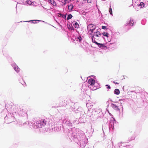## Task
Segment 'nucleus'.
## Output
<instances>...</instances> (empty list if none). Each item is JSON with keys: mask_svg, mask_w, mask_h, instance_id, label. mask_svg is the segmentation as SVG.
I'll list each match as a JSON object with an SVG mask.
<instances>
[{"mask_svg": "<svg viewBox=\"0 0 148 148\" xmlns=\"http://www.w3.org/2000/svg\"><path fill=\"white\" fill-rule=\"evenodd\" d=\"M121 108H122V112H123V107L122 106Z\"/></svg>", "mask_w": 148, "mask_h": 148, "instance_id": "58", "label": "nucleus"}, {"mask_svg": "<svg viewBox=\"0 0 148 148\" xmlns=\"http://www.w3.org/2000/svg\"><path fill=\"white\" fill-rule=\"evenodd\" d=\"M128 100V98H125L121 99H120L119 101H121V102H123L124 103L125 102H127Z\"/></svg>", "mask_w": 148, "mask_h": 148, "instance_id": "29", "label": "nucleus"}, {"mask_svg": "<svg viewBox=\"0 0 148 148\" xmlns=\"http://www.w3.org/2000/svg\"><path fill=\"white\" fill-rule=\"evenodd\" d=\"M102 29H107L108 28L106 27V26H102Z\"/></svg>", "mask_w": 148, "mask_h": 148, "instance_id": "48", "label": "nucleus"}, {"mask_svg": "<svg viewBox=\"0 0 148 148\" xmlns=\"http://www.w3.org/2000/svg\"><path fill=\"white\" fill-rule=\"evenodd\" d=\"M131 92H135V91H134V90L131 91Z\"/></svg>", "mask_w": 148, "mask_h": 148, "instance_id": "59", "label": "nucleus"}, {"mask_svg": "<svg viewBox=\"0 0 148 148\" xmlns=\"http://www.w3.org/2000/svg\"><path fill=\"white\" fill-rule=\"evenodd\" d=\"M14 70L18 73L20 71V68L14 62H13L11 64Z\"/></svg>", "mask_w": 148, "mask_h": 148, "instance_id": "15", "label": "nucleus"}, {"mask_svg": "<svg viewBox=\"0 0 148 148\" xmlns=\"http://www.w3.org/2000/svg\"><path fill=\"white\" fill-rule=\"evenodd\" d=\"M62 14L60 13H58L57 14V16H58V17H62Z\"/></svg>", "mask_w": 148, "mask_h": 148, "instance_id": "46", "label": "nucleus"}, {"mask_svg": "<svg viewBox=\"0 0 148 148\" xmlns=\"http://www.w3.org/2000/svg\"><path fill=\"white\" fill-rule=\"evenodd\" d=\"M134 24V20L132 18L130 17L127 20L125 24L122 27L124 31L127 32L132 27Z\"/></svg>", "mask_w": 148, "mask_h": 148, "instance_id": "3", "label": "nucleus"}, {"mask_svg": "<svg viewBox=\"0 0 148 148\" xmlns=\"http://www.w3.org/2000/svg\"><path fill=\"white\" fill-rule=\"evenodd\" d=\"M133 3H135V5H137V4L138 3V2H139L140 1V0H132Z\"/></svg>", "mask_w": 148, "mask_h": 148, "instance_id": "37", "label": "nucleus"}, {"mask_svg": "<svg viewBox=\"0 0 148 148\" xmlns=\"http://www.w3.org/2000/svg\"><path fill=\"white\" fill-rule=\"evenodd\" d=\"M89 27L90 28H92L93 27V25L92 24H90L88 26L87 28H88Z\"/></svg>", "mask_w": 148, "mask_h": 148, "instance_id": "45", "label": "nucleus"}, {"mask_svg": "<svg viewBox=\"0 0 148 148\" xmlns=\"http://www.w3.org/2000/svg\"><path fill=\"white\" fill-rule=\"evenodd\" d=\"M123 104H124V102H121V106H122Z\"/></svg>", "mask_w": 148, "mask_h": 148, "instance_id": "54", "label": "nucleus"}, {"mask_svg": "<svg viewBox=\"0 0 148 148\" xmlns=\"http://www.w3.org/2000/svg\"><path fill=\"white\" fill-rule=\"evenodd\" d=\"M79 123V121L78 119H76L75 120L73 121V124H77Z\"/></svg>", "mask_w": 148, "mask_h": 148, "instance_id": "31", "label": "nucleus"}, {"mask_svg": "<svg viewBox=\"0 0 148 148\" xmlns=\"http://www.w3.org/2000/svg\"><path fill=\"white\" fill-rule=\"evenodd\" d=\"M105 86L108 89H110L111 88L110 86L109 85L106 84V85Z\"/></svg>", "mask_w": 148, "mask_h": 148, "instance_id": "42", "label": "nucleus"}, {"mask_svg": "<svg viewBox=\"0 0 148 148\" xmlns=\"http://www.w3.org/2000/svg\"><path fill=\"white\" fill-rule=\"evenodd\" d=\"M25 3L29 5H30L32 4V2L31 1H30V0L26 1H25Z\"/></svg>", "mask_w": 148, "mask_h": 148, "instance_id": "39", "label": "nucleus"}, {"mask_svg": "<svg viewBox=\"0 0 148 148\" xmlns=\"http://www.w3.org/2000/svg\"><path fill=\"white\" fill-rule=\"evenodd\" d=\"M16 105H14L12 103H8L5 104V108L9 112H12L14 111L16 108Z\"/></svg>", "mask_w": 148, "mask_h": 148, "instance_id": "7", "label": "nucleus"}, {"mask_svg": "<svg viewBox=\"0 0 148 148\" xmlns=\"http://www.w3.org/2000/svg\"><path fill=\"white\" fill-rule=\"evenodd\" d=\"M80 14H82V12H79Z\"/></svg>", "mask_w": 148, "mask_h": 148, "instance_id": "60", "label": "nucleus"}, {"mask_svg": "<svg viewBox=\"0 0 148 148\" xmlns=\"http://www.w3.org/2000/svg\"><path fill=\"white\" fill-rule=\"evenodd\" d=\"M71 1L70 0H64V2L63 3V5H65L66 3H69Z\"/></svg>", "mask_w": 148, "mask_h": 148, "instance_id": "40", "label": "nucleus"}, {"mask_svg": "<svg viewBox=\"0 0 148 148\" xmlns=\"http://www.w3.org/2000/svg\"><path fill=\"white\" fill-rule=\"evenodd\" d=\"M48 1L49 3H51L52 1V0H48Z\"/></svg>", "mask_w": 148, "mask_h": 148, "instance_id": "53", "label": "nucleus"}, {"mask_svg": "<svg viewBox=\"0 0 148 148\" xmlns=\"http://www.w3.org/2000/svg\"><path fill=\"white\" fill-rule=\"evenodd\" d=\"M125 143H122V142L119 143L116 146H117L119 148H122L123 147V148H125V147H129V145H126Z\"/></svg>", "mask_w": 148, "mask_h": 148, "instance_id": "17", "label": "nucleus"}, {"mask_svg": "<svg viewBox=\"0 0 148 148\" xmlns=\"http://www.w3.org/2000/svg\"><path fill=\"white\" fill-rule=\"evenodd\" d=\"M68 136L69 138L73 140L79 145V148H84L87 143V139L86 138L85 134L82 131H79L78 129L72 128L69 129Z\"/></svg>", "mask_w": 148, "mask_h": 148, "instance_id": "1", "label": "nucleus"}, {"mask_svg": "<svg viewBox=\"0 0 148 148\" xmlns=\"http://www.w3.org/2000/svg\"><path fill=\"white\" fill-rule=\"evenodd\" d=\"M101 34L100 32L97 31L95 32L93 34H92V36H93L94 37V36L97 37H101Z\"/></svg>", "mask_w": 148, "mask_h": 148, "instance_id": "22", "label": "nucleus"}, {"mask_svg": "<svg viewBox=\"0 0 148 148\" xmlns=\"http://www.w3.org/2000/svg\"><path fill=\"white\" fill-rule=\"evenodd\" d=\"M10 115L9 114H8V121H10V123H12L13 122H14L15 120H16L15 119V116H14V115H11V113H10Z\"/></svg>", "mask_w": 148, "mask_h": 148, "instance_id": "16", "label": "nucleus"}, {"mask_svg": "<svg viewBox=\"0 0 148 148\" xmlns=\"http://www.w3.org/2000/svg\"><path fill=\"white\" fill-rule=\"evenodd\" d=\"M72 24L75 28H78L79 27V25L76 21H74Z\"/></svg>", "mask_w": 148, "mask_h": 148, "instance_id": "23", "label": "nucleus"}, {"mask_svg": "<svg viewBox=\"0 0 148 148\" xmlns=\"http://www.w3.org/2000/svg\"><path fill=\"white\" fill-rule=\"evenodd\" d=\"M97 45V46L100 48L106 50V49H108V48H110V47H108L107 46L105 45V43H98Z\"/></svg>", "mask_w": 148, "mask_h": 148, "instance_id": "14", "label": "nucleus"}, {"mask_svg": "<svg viewBox=\"0 0 148 148\" xmlns=\"http://www.w3.org/2000/svg\"><path fill=\"white\" fill-rule=\"evenodd\" d=\"M68 28L70 29L71 30L74 31L75 30L74 28L72 26V24H71V25H69V26L67 25Z\"/></svg>", "mask_w": 148, "mask_h": 148, "instance_id": "32", "label": "nucleus"}, {"mask_svg": "<svg viewBox=\"0 0 148 148\" xmlns=\"http://www.w3.org/2000/svg\"><path fill=\"white\" fill-rule=\"evenodd\" d=\"M102 35L103 36L106 37L107 38H108L109 37V34L107 32H103L102 33Z\"/></svg>", "mask_w": 148, "mask_h": 148, "instance_id": "33", "label": "nucleus"}, {"mask_svg": "<svg viewBox=\"0 0 148 148\" xmlns=\"http://www.w3.org/2000/svg\"><path fill=\"white\" fill-rule=\"evenodd\" d=\"M98 112H97V109L93 110L91 113L90 112L88 113V115L91 117H94V118L96 119L98 118Z\"/></svg>", "mask_w": 148, "mask_h": 148, "instance_id": "8", "label": "nucleus"}, {"mask_svg": "<svg viewBox=\"0 0 148 148\" xmlns=\"http://www.w3.org/2000/svg\"><path fill=\"white\" fill-rule=\"evenodd\" d=\"M112 118H113V120H110L109 122V132L111 133H112L114 130V127L116 126L118 123V122L116 121L114 118L112 117Z\"/></svg>", "mask_w": 148, "mask_h": 148, "instance_id": "6", "label": "nucleus"}, {"mask_svg": "<svg viewBox=\"0 0 148 148\" xmlns=\"http://www.w3.org/2000/svg\"><path fill=\"white\" fill-rule=\"evenodd\" d=\"M73 17V16L71 14H69L67 15V17L66 18V20H68L71 19Z\"/></svg>", "mask_w": 148, "mask_h": 148, "instance_id": "34", "label": "nucleus"}, {"mask_svg": "<svg viewBox=\"0 0 148 148\" xmlns=\"http://www.w3.org/2000/svg\"><path fill=\"white\" fill-rule=\"evenodd\" d=\"M76 32L77 34H76L75 36V39L76 40L78 41L79 42H81L82 39L81 35L79 34V32L77 30H76Z\"/></svg>", "mask_w": 148, "mask_h": 148, "instance_id": "13", "label": "nucleus"}, {"mask_svg": "<svg viewBox=\"0 0 148 148\" xmlns=\"http://www.w3.org/2000/svg\"><path fill=\"white\" fill-rule=\"evenodd\" d=\"M86 1L88 3H90L92 2V0H86Z\"/></svg>", "mask_w": 148, "mask_h": 148, "instance_id": "51", "label": "nucleus"}, {"mask_svg": "<svg viewBox=\"0 0 148 148\" xmlns=\"http://www.w3.org/2000/svg\"><path fill=\"white\" fill-rule=\"evenodd\" d=\"M19 124L21 125H23L24 126L25 124H27V123L25 122H24L23 123L22 122L20 123V122L19 123H18Z\"/></svg>", "mask_w": 148, "mask_h": 148, "instance_id": "44", "label": "nucleus"}, {"mask_svg": "<svg viewBox=\"0 0 148 148\" xmlns=\"http://www.w3.org/2000/svg\"><path fill=\"white\" fill-rule=\"evenodd\" d=\"M95 28H94V29H90V31L91 32V34H92V33L94 32V31L95 30Z\"/></svg>", "mask_w": 148, "mask_h": 148, "instance_id": "47", "label": "nucleus"}, {"mask_svg": "<svg viewBox=\"0 0 148 148\" xmlns=\"http://www.w3.org/2000/svg\"><path fill=\"white\" fill-rule=\"evenodd\" d=\"M42 7L44 9H46V8H44V7L42 6Z\"/></svg>", "mask_w": 148, "mask_h": 148, "instance_id": "63", "label": "nucleus"}, {"mask_svg": "<svg viewBox=\"0 0 148 148\" xmlns=\"http://www.w3.org/2000/svg\"><path fill=\"white\" fill-rule=\"evenodd\" d=\"M146 22V20L145 18H144L141 21V23L143 25H144L145 24V23Z\"/></svg>", "mask_w": 148, "mask_h": 148, "instance_id": "35", "label": "nucleus"}, {"mask_svg": "<svg viewBox=\"0 0 148 148\" xmlns=\"http://www.w3.org/2000/svg\"><path fill=\"white\" fill-rule=\"evenodd\" d=\"M108 42H110V43H108L109 44V47H111V45L114 44L115 41H113L112 38H110L109 40H108Z\"/></svg>", "mask_w": 148, "mask_h": 148, "instance_id": "24", "label": "nucleus"}, {"mask_svg": "<svg viewBox=\"0 0 148 148\" xmlns=\"http://www.w3.org/2000/svg\"><path fill=\"white\" fill-rule=\"evenodd\" d=\"M19 3L20 4H24L25 3L24 2V0H19Z\"/></svg>", "mask_w": 148, "mask_h": 148, "instance_id": "43", "label": "nucleus"}, {"mask_svg": "<svg viewBox=\"0 0 148 148\" xmlns=\"http://www.w3.org/2000/svg\"><path fill=\"white\" fill-rule=\"evenodd\" d=\"M97 112H98V118L99 117L102 118L103 116V113L101 109H97Z\"/></svg>", "mask_w": 148, "mask_h": 148, "instance_id": "20", "label": "nucleus"}, {"mask_svg": "<svg viewBox=\"0 0 148 148\" xmlns=\"http://www.w3.org/2000/svg\"><path fill=\"white\" fill-rule=\"evenodd\" d=\"M100 37V39H103V40H105V41H106V40H105V38L103 36H101V37Z\"/></svg>", "mask_w": 148, "mask_h": 148, "instance_id": "50", "label": "nucleus"}, {"mask_svg": "<svg viewBox=\"0 0 148 148\" xmlns=\"http://www.w3.org/2000/svg\"><path fill=\"white\" fill-rule=\"evenodd\" d=\"M132 146L130 147L129 145V147H126L125 148H132Z\"/></svg>", "mask_w": 148, "mask_h": 148, "instance_id": "55", "label": "nucleus"}, {"mask_svg": "<svg viewBox=\"0 0 148 148\" xmlns=\"http://www.w3.org/2000/svg\"><path fill=\"white\" fill-rule=\"evenodd\" d=\"M79 0H76L77 1V2H78Z\"/></svg>", "mask_w": 148, "mask_h": 148, "instance_id": "62", "label": "nucleus"}, {"mask_svg": "<svg viewBox=\"0 0 148 148\" xmlns=\"http://www.w3.org/2000/svg\"><path fill=\"white\" fill-rule=\"evenodd\" d=\"M67 129L68 127H71L73 126V124L71 122L70 120H64L62 122V125Z\"/></svg>", "mask_w": 148, "mask_h": 148, "instance_id": "9", "label": "nucleus"}, {"mask_svg": "<svg viewBox=\"0 0 148 148\" xmlns=\"http://www.w3.org/2000/svg\"><path fill=\"white\" fill-rule=\"evenodd\" d=\"M83 111V109L81 107H79L77 109L75 110L74 112H73V114L71 116V117H72L73 116H74V118H75V114H81V113Z\"/></svg>", "mask_w": 148, "mask_h": 148, "instance_id": "11", "label": "nucleus"}, {"mask_svg": "<svg viewBox=\"0 0 148 148\" xmlns=\"http://www.w3.org/2000/svg\"><path fill=\"white\" fill-rule=\"evenodd\" d=\"M107 38V40H108V42H108V40H109L110 38L109 37H109L108 38Z\"/></svg>", "mask_w": 148, "mask_h": 148, "instance_id": "56", "label": "nucleus"}, {"mask_svg": "<svg viewBox=\"0 0 148 148\" xmlns=\"http://www.w3.org/2000/svg\"><path fill=\"white\" fill-rule=\"evenodd\" d=\"M38 22H42L44 23H47V22H45L43 21H41V20H31L28 21H23V22H32V23H33V24H35V23H37Z\"/></svg>", "mask_w": 148, "mask_h": 148, "instance_id": "18", "label": "nucleus"}, {"mask_svg": "<svg viewBox=\"0 0 148 148\" xmlns=\"http://www.w3.org/2000/svg\"><path fill=\"white\" fill-rule=\"evenodd\" d=\"M90 35H91L92 36L91 37V39H92V42L95 43L96 44H97V43H98L95 40V39H97L95 38H94L93 37V36H92V34L90 33Z\"/></svg>", "mask_w": 148, "mask_h": 148, "instance_id": "25", "label": "nucleus"}, {"mask_svg": "<svg viewBox=\"0 0 148 148\" xmlns=\"http://www.w3.org/2000/svg\"><path fill=\"white\" fill-rule=\"evenodd\" d=\"M120 91L119 89L116 88L114 89V94L116 95H119L120 94Z\"/></svg>", "mask_w": 148, "mask_h": 148, "instance_id": "28", "label": "nucleus"}, {"mask_svg": "<svg viewBox=\"0 0 148 148\" xmlns=\"http://www.w3.org/2000/svg\"><path fill=\"white\" fill-rule=\"evenodd\" d=\"M61 127L60 125H55L54 127V131H56L57 132L61 130Z\"/></svg>", "mask_w": 148, "mask_h": 148, "instance_id": "21", "label": "nucleus"}, {"mask_svg": "<svg viewBox=\"0 0 148 148\" xmlns=\"http://www.w3.org/2000/svg\"><path fill=\"white\" fill-rule=\"evenodd\" d=\"M68 9L69 10L73 11L74 6L73 4L71 3L70 5H68Z\"/></svg>", "mask_w": 148, "mask_h": 148, "instance_id": "27", "label": "nucleus"}, {"mask_svg": "<svg viewBox=\"0 0 148 148\" xmlns=\"http://www.w3.org/2000/svg\"><path fill=\"white\" fill-rule=\"evenodd\" d=\"M113 82L114 84H119V83H118L117 82H115V81H114Z\"/></svg>", "mask_w": 148, "mask_h": 148, "instance_id": "52", "label": "nucleus"}, {"mask_svg": "<svg viewBox=\"0 0 148 148\" xmlns=\"http://www.w3.org/2000/svg\"><path fill=\"white\" fill-rule=\"evenodd\" d=\"M28 123L30 127L35 129H36L38 127H42L45 125H46L47 123L45 119H42L39 120L34 121L33 122H29Z\"/></svg>", "mask_w": 148, "mask_h": 148, "instance_id": "2", "label": "nucleus"}, {"mask_svg": "<svg viewBox=\"0 0 148 148\" xmlns=\"http://www.w3.org/2000/svg\"><path fill=\"white\" fill-rule=\"evenodd\" d=\"M88 82L89 84L91 86H94L95 85H96L97 84H98L97 87L95 88V86H94L93 88H95L94 89V90H96L99 88V86H98L99 85L98 83L96 82L95 80L93 78H90L88 80Z\"/></svg>", "mask_w": 148, "mask_h": 148, "instance_id": "10", "label": "nucleus"}, {"mask_svg": "<svg viewBox=\"0 0 148 148\" xmlns=\"http://www.w3.org/2000/svg\"><path fill=\"white\" fill-rule=\"evenodd\" d=\"M109 114H110V116H112V115L111 113H109Z\"/></svg>", "mask_w": 148, "mask_h": 148, "instance_id": "61", "label": "nucleus"}, {"mask_svg": "<svg viewBox=\"0 0 148 148\" xmlns=\"http://www.w3.org/2000/svg\"><path fill=\"white\" fill-rule=\"evenodd\" d=\"M78 121H79V123H84L85 121V119L84 117H81L78 119Z\"/></svg>", "mask_w": 148, "mask_h": 148, "instance_id": "26", "label": "nucleus"}, {"mask_svg": "<svg viewBox=\"0 0 148 148\" xmlns=\"http://www.w3.org/2000/svg\"><path fill=\"white\" fill-rule=\"evenodd\" d=\"M81 12H82V15H85L86 14V12L84 11H81Z\"/></svg>", "mask_w": 148, "mask_h": 148, "instance_id": "49", "label": "nucleus"}, {"mask_svg": "<svg viewBox=\"0 0 148 148\" xmlns=\"http://www.w3.org/2000/svg\"><path fill=\"white\" fill-rule=\"evenodd\" d=\"M111 105L112 108L114 109L115 110L118 112L120 111V109L119 108L118 106L113 103H112L111 104Z\"/></svg>", "mask_w": 148, "mask_h": 148, "instance_id": "19", "label": "nucleus"}, {"mask_svg": "<svg viewBox=\"0 0 148 148\" xmlns=\"http://www.w3.org/2000/svg\"><path fill=\"white\" fill-rule=\"evenodd\" d=\"M51 4L54 6H56L57 5L56 2L54 0H52Z\"/></svg>", "mask_w": 148, "mask_h": 148, "instance_id": "38", "label": "nucleus"}, {"mask_svg": "<svg viewBox=\"0 0 148 148\" xmlns=\"http://www.w3.org/2000/svg\"><path fill=\"white\" fill-rule=\"evenodd\" d=\"M109 12L110 14L113 16L112 10L110 5V7L109 9Z\"/></svg>", "mask_w": 148, "mask_h": 148, "instance_id": "36", "label": "nucleus"}, {"mask_svg": "<svg viewBox=\"0 0 148 148\" xmlns=\"http://www.w3.org/2000/svg\"><path fill=\"white\" fill-rule=\"evenodd\" d=\"M16 108L13 112L12 114L13 115H18L19 116H23L26 115L27 112L25 110H24L22 107L16 105Z\"/></svg>", "mask_w": 148, "mask_h": 148, "instance_id": "4", "label": "nucleus"}, {"mask_svg": "<svg viewBox=\"0 0 148 148\" xmlns=\"http://www.w3.org/2000/svg\"><path fill=\"white\" fill-rule=\"evenodd\" d=\"M85 94L84 93H82L81 95H80L79 96V98L81 100H82L83 99H85V96L84 95Z\"/></svg>", "mask_w": 148, "mask_h": 148, "instance_id": "30", "label": "nucleus"}, {"mask_svg": "<svg viewBox=\"0 0 148 148\" xmlns=\"http://www.w3.org/2000/svg\"><path fill=\"white\" fill-rule=\"evenodd\" d=\"M65 104L62 105H61V106H65V107L66 108H71L74 111L75 110L77 109L79 107L77 105V103H73L70 99H67L66 101L64 102Z\"/></svg>", "mask_w": 148, "mask_h": 148, "instance_id": "5", "label": "nucleus"}, {"mask_svg": "<svg viewBox=\"0 0 148 148\" xmlns=\"http://www.w3.org/2000/svg\"><path fill=\"white\" fill-rule=\"evenodd\" d=\"M66 14L65 15V14H62V18H63L65 20V19H66Z\"/></svg>", "mask_w": 148, "mask_h": 148, "instance_id": "41", "label": "nucleus"}, {"mask_svg": "<svg viewBox=\"0 0 148 148\" xmlns=\"http://www.w3.org/2000/svg\"><path fill=\"white\" fill-rule=\"evenodd\" d=\"M6 117H7V116H6L5 117V119L6 118Z\"/></svg>", "mask_w": 148, "mask_h": 148, "instance_id": "64", "label": "nucleus"}, {"mask_svg": "<svg viewBox=\"0 0 148 148\" xmlns=\"http://www.w3.org/2000/svg\"><path fill=\"white\" fill-rule=\"evenodd\" d=\"M134 138H135V137H132V139H131V140H134Z\"/></svg>", "mask_w": 148, "mask_h": 148, "instance_id": "57", "label": "nucleus"}, {"mask_svg": "<svg viewBox=\"0 0 148 148\" xmlns=\"http://www.w3.org/2000/svg\"><path fill=\"white\" fill-rule=\"evenodd\" d=\"M137 5L140 8H142L144 7H146L148 5V1H145L143 2H140V3H138Z\"/></svg>", "mask_w": 148, "mask_h": 148, "instance_id": "12", "label": "nucleus"}]
</instances>
